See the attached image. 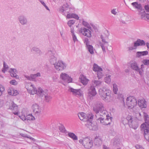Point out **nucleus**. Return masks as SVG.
Wrapping results in <instances>:
<instances>
[{
    "label": "nucleus",
    "mask_w": 149,
    "mask_h": 149,
    "mask_svg": "<svg viewBox=\"0 0 149 149\" xmlns=\"http://www.w3.org/2000/svg\"><path fill=\"white\" fill-rule=\"evenodd\" d=\"M93 70L94 71L97 72L99 71V70H102V69L96 63L93 64Z\"/></svg>",
    "instance_id": "obj_28"
},
{
    "label": "nucleus",
    "mask_w": 149,
    "mask_h": 149,
    "mask_svg": "<svg viewBox=\"0 0 149 149\" xmlns=\"http://www.w3.org/2000/svg\"><path fill=\"white\" fill-rule=\"evenodd\" d=\"M148 54V52L147 51L143 52H138L136 53V56L139 57L141 56H145Z\"/></svg>",
    "instance_id": "obj_27"
},
{
    "label": "nucleus",
    "mask_w": 149,
    "mask_h": 149,
    "mask_svg": "<svg viewBox=\"0 0 149 149\" xmlns=\"http://www.w3.org/2000/svg\"><path fill=\"white\" fill-rule=\"evenodd\" d=\"M88 79H86L84 77H81V82L84 85H86L88 83Z\"/></svg>",
    "instance_id": "obj_31"
},
{
    "label": "nucleus",
    "mask_w": 149,
    "mask_h": 149,
    "mask_svg": "<svg viewBox=\"0 0 149 149\" xmlns=\"http://www.w3.org/2000/svg\"><path fill=\"white\" fill-rule=\"evenodd\" d=\"M126 104L129 109H131L134 108L137 104L136 99L133 96H130L126 99Z\"/></svg>",
    "instance_id": "obj_8"
},
{
    "label": "nucleus",
    "mask_w": 149,
    "mask_h": 149,
    "mask_svg": "<svg viewBox=\"0 0 149 149\" xmlns=\"http://www.w3.org/2000/svg\"><path fill=\"white\" fill-rule=\"evenodd\" d=\"M20 135L22 136H23V137H26V138H29V136L26 134H23V133H21L20 134Z\"/></svg>",
    "instance_id": "obj_58"
},
{
    "label": "nucleus",
    "mask_w": 149,
    "mask_h": 149,
    "mask_svg": "<svg viewBox=\"0 0 149 149\" xmlns=\"http://www.w3.org/2000/svg\"><path fill=\"white\" fill-rule=\"evenodd\" d=\"M31 52H35L39 55H40L42 53V52L40 49L36 47H33L31 49Z\"/></svg>",
    "instance_id": "obj_30"
},
{
    "label": "nucleus",
    "mask_w": 149,
    "mask_h": 149,
    "mask_svg": "<svg viewBox=\"0 0 149 149\" xmlns=\"http://www.w3.org/2000/svg\"><path fill=\"white\" fill-rule=\"evenodd\" d=\"M28 85L30 86L29 88L28 87L27 90L30 94L34 95L37 94L40 96H43L44 91L41 88H39L37 91L36 88L34 87V86L31 83H28Z\"/></svg>",
    "instance_id": "obj_5"
},
{
    "label": "nucleus",
    "mask_w": 149,
    "mask_h": 149,
    "mask_svg": "<svg viewBox=\"0 0 149 149\" xmlns=\"http://www.w3.org/2000/svg\"><path fill=\"white\" fill-rule=\"evenodd\" d=\"M111 13L114 15H116L117 13V12L116 11V9H112L111 11Z\"/></svg>",
    "instance_id": "obj_56"
},
{
    "label": "nucleus",
    "mask_w": 149,
    "mask_h": 149,
    "mask_svg": "<svg viewBox=\"0 0 149 149\" xmlns=\"http://www.w3.org/2000/svg\"><path fill=\"white\" fill-rule=\"evenodd\" d=\"M59 130L61 132L63 133H65V129L63 126H61L59 127Z\"/></svg>",
    "instance_id": "obj_41"
},
{
    "label": "nucleus",
    "mask_w": 149,
    "mask_h": 149,
    "mask_svg": "<svg viewBox=\"0 0 149 149\" xmlns=\"http://www.w3.org/2000/svg\"><path fill=\"white\" fill-rule=\"evenodd\" d=\"M102 71V70H99L97 72V77L99 79L101 78L103 75Z\"/></svg>",
    "instance_id": "obj_39"
},
{
    "label": "nucleus",
    "mask_w": 149,
    "mask_h": 149,
    "mask_svg": "<svg viewBox=\"0 0 149 149\" xmlns=\"http://www.w3.org/2000/svg\"><path fill=\"white\" fill-rule=\"evenodd\" d=\"M82 24L85 26L87 27L91 30V27L90 26L89 24L87 22L84 21H83Z\"/></svg>",
    "instance_id": "obj_38"
},
{
    "label": "nucleus",
    "mask_w": 149,
    "mask_h": 149,
    "mask_svg": "<svg viewBox=\"0 0 149 149\" xmlns=\"http://www.w3.org/2000/svg\"><path fill=\"white\" fill-rule=\"evenodd\" d=\"M143 113L145 123L141 125V130L143 132L145 139L149 142V117L147 113L144 112Z\"/></svg>",
    "instance_id": "obj_3"
},
{
    "label": "nucleus",
    "mask_w": 149,
    "mask_h": 149,
    "mask_svg": "<svg viewBox=\"0 0 149 149\" xmlns=\"http://www.w3.org/2000/svg\"><path fill=\"white\" fill-rule=\"evenodd\" d=\"M9 72L10 73V75L12 77H14L16 79L19 78V76L17 74V70L14 68H10Z\"/></svg>",
    "instance_id": "obj_23"
},
{
    "label": "nucleus",
    "mask_w": 149,
    "mask_h": 149,
    "mask_svg": "<svg viewBox=\"0 0 149 149\" xmlns=\"http://www.w3.org/2000/svg\"><path fill=\"white\" fill-rule=\"evenodd\" d=\"M25 77L26 78V79L28 80H32L31 78V75L30 76H29L28 75H25Z\"/></svg>",
    "instance_id": "obj_57"
},
{
    "label": "nucleus",
    "mask_w": 149,
    "mask_h": 149,
    "mask_svg": "<svg viewBox=\"0 0 149 149\" xmlns=\"http://www.w3.org/2000/svg\"><path fill=\"white\" fill-rule=\"evenodd\" d=\"M94 83L95 85L96 86H100L102 83V82L100 80H95Z\"/></svg>",
    "instance_id": "obj_43"
},
{
    "label": "nucleus",
    "mask_w": 149,
    "mask_h": 149,
    "mask_svg": "<svg viewBox=\"0 0 149 149\" xmlns=\"http://www.w3.org/2000/svg\"><path fill=\"white\" fill-rule=\"evenodd\" d=\"M135 147L136 149H144L141 146L139 145H136L135 146Z\"/></svg>",
    "instance_id": "obj_51"
},
{
    "label": "nucleus",
    "mask_w": 149,
    "mask_h": 149,
    "mask_svg": "<svg viewBox=\"0 0 149 149\" xmlns=\"http://www.w3.org/2000/svg\"><path fill=\"white\" fill-rule=\"evenodd\" d=\"M84 42L86 45V46L89 45V40L88 38H85L84 40Z\"/></svg>",
    "instance_id": "obj_47"
},
{
    "label": "nucleus",
    "mask_w": 149,
    "mask_h": 149,
    "mask_svg": "<svg viewBox=\"0 0 149 149\" xmlns=\"http://www.w3.org/2000/svg\"><path fill=\"white\" fill-rule=\"evenodd\" d=\"M103 149H109L105 145H103Z\"/></svg>",
    "instance_id": "obj_61"
},
{
    "label": "nucleus",
    "mask_w": 149,
    "mask_h": 149,
    "mask_svg": "<svg viewBox=\"0 0 149 149\" xmlns=\"http://www.w3.org/2000/svg\"><path fill=\"white\" fill-rule=\"evenodd\" d=\"M101 38L102 40V42H100V45L104 52H105L106 48H107L108 46V42L106 41L108 37H107L105 38L102 35L101 36Z\"/></svg>",
    "instance_id": "obj_13"
},
{
    "label": "nucleus",
    "mask_w": 149,
    "mask_h": 149,
    "mask_svg": "<svg viewBox=\"0 0 149 149\" xmlns=\"http://www.w3.org/2000/svg\"><path fill=\"white\" fill-rule=\"evenodd\" d=\"M142 62L144 65H149V60L148 59L143 60Z\"/></svg>",
    "instance_id": "obj_45"
},
{
    "label": "nucleus",
    "mask_w": 149,
    "mask_h": 149,
    "mask_svg": "<svg viewBox=\"0 0 149 149\" xmlns=\"http://www.w3.org/2000/svg\"><path fill=\"white\" fill-rule=\"evenodd\" d=\"M130 67L133 70L138 72L141 76L142 75V71H141L140 68L139 67L137 63L136 62L132 61L131 63Z\"/></svg>",
    "instance_id": "obj_18"
},
{
    "label": "nucleus",
    "mask_w": 149,
    "mask_h": 149,
    "mask_svg": "<svg viewBox=\"0 0 149 149\" xmlns=\"http://www.w3.org/2000/svg\"><path fill=\"white\" fill-rule=\"evenodd\" d=\"M110 77V75L105 77L104 79L105 82L107 84L110 83L111 81Z\"/></svg>",
    "instance_id": "obj_40"
},
{
    "label": "nucleus",
    "mask_w": 149,
    "mask_h": 149,
    "mask_svg": "<svg viewBox=\"0 0 149 149\" xmlns=\"http://www.w3.org/2000/svg\"><path fill=\"white\" fill-rule=\"evenodd\" d=\"M71 32L72 34V35H73V34H74V29L73 28H71Z\"/></svg>",
    "instance_id": "obj_60"
},
{
    "label": "nucleus",
    "mask_w": 149,
    "mask_h": 149,
    "mask_svg": "<svg viewBox=\"0 0 149 149\" xmlns=\"http://www.w3.org/2000/svg\"><path fill=\"white\" fill-rule=\"evenodd\" d=\"M144 65L143 64L141 65V68H140L141 71H142V73L143 72V68H144Z\"/></svg>",
    "instance_id": "obj_59"
},
{
    "label": "nucleus",
    "mask_w": 149,
    "mask_h": 149,
    "mask_svg": "<svg viewBox=\"0 0 149 149\" xmlns=\"http://www.w3.org/2000/svg\"><path fill=\"white\" fill-rule=\"evenodd\" d=\"M52 97L49 96L47 95L45 96V99L47 102H49L51 99Z\"/></svg>",
    "instance_id": "obj_46"
},
{
    "label": "nucleus",
    "mask_w": 149,
    "mask_h": 149,
    "mask_svg": "<svg viewBox=\"0 0 149 149\" xmlns=\"http://www.w3.org/2000/svg\"><path fill=\"white\" fill-rule=\"evenodd\" d=\"M4 90L5 88L4 87L1 85L0 86V91L2 93V92L4 91Z\"/></svg>",
    "instance_id": "obj_55"
},
{
    "label": "nucleus",
    "mask_w": 149,
    "mask_h": 149,
    "mask_svg": "<svg viewBox=\"0 0 149 149\" xmlns=\"http://www.w3.org/2000/svg\"><path fill=\"white\" fill-rule=\"evenodd\" d=\"M78 116L81 120L87 122L86 125L90 129L95 130L96 127V126L94 125L93 124L91 123L93 117V115L91 113L87 115L83 112H81L78 113Z\"/></svg>",
    "instance_id": "obj_2"
},
{
    "label": "nucleus",
    "mask_w": 149,
    "mask_h": 149,
    "mask_svg": "<svg viewBox=\"0 0 149 149\" xmlns=\"http://www.w3.org/2000/svg\"><path fill=\"white\" fill-rule=\"evenodd\" d=\"M106 117L107 118L105 119L102 117H100L97 120L100 121V123L103 125H110L112 118L109 116Z\"/></svg>",
    "instance_id": "obj_15"
},
{
    "label": "nucleus",
    "mask_w": 149,
    "mask_h": 149,
    "mask_svg": "<svg viewBox=\"0 0 149 149\" xmlns=\"http://www.w3.org/2000/svg\"><path fill=\"white\" fill-rule=\"evenodd\" d=\"M3 68H5V70H8V66L5 63H3Z\"/></svg>",
    "instance_id": "obj_54"
},
{
    "label": "nucleus",
    "mask_w": 149,
    "mask_h": 149,
    "mask_svg": "<svg viewBox=\"0 0 149 149\" xmlns=\"http://www.w3.org/2000/svg\"><path fill=\"white\" fill-rule=\"evenodd\" d=\"M132 5L138 10H142V9L141 5L140 4H139L137 2H133L132 3Z\"/></svg>",
    "instance_id": "obj_26"
},
{
    "label": "nucleus",
    "mask_w": 149,
    "mask_h": 149,
    "mask_svg": "<svg viewBox=\"0 0 149 149\" xmlns=\"http://www.w3.org/2000/svg\"><path fill=\"white\" fill-rule=\"evenodd\" d=\"M133 118L131 116H128L127 117L126 119H125L127 121L128 124L132 126V127L135 130L138 127V125L136 124L134 126H133V124L134 123V122L133 120Z\"/></svg>",
    "instance_id": "obj_20"
},
{
    "label": "nucleus",
    "mask_w": 149,
    "mask_h": 149,
    "mask_svg": "<svg viewBox=\"0 0 149 149\" xmlns=\"http://www.w3.org/2000/svg\"><path fill=\"white\" fill-rule=\"evenodd\" d=\"M35 119L34 117L31 114H29L26 116V120H31Z\"/></svg>",
    "instance_id": "obj_37"
},
{
    "label": "nucleus",
    "mask_w": 149,
    "mask_h": 149,
    "mask_svg": "<svg viewBox=\"0 0 149 149\" xmlns=\"http://www.w3.org/2000/svg\"><path fill=\"white\" fill-rule=\"evenodd\" d=\"M104 108L103 104L101 102H98L93 107V111L96 114H97L103 109Z\"/></svg>",
    "instance_id": "obj_11"
},
{
    "label": "nucleus",
    "mask_w": 149,
    "mask_h": 149,
    "mask_svg": "<svg viewBox=\"0 0 149 149\" xmlns=\"http://www.w3.org/2000/svg\"><path fill=\"white\" fill-rule=\"evenodd\" d=\"M94 143L97 147L100 146L102 143L101 137L99 136H96L94 140Z\"/></svg>",
    "instance_id": "obj_22"
},
{
    "label": "nucleus",
    "mask_w": 149,
    "mask_h": 149,
    "mask_svg": "<svg viewBox=\"0 0 149 149\" xmlns=\"http://www.w3.org/2000/svg\"><path fill=\"white\" fill-rule=\"evenodd\" d=\"M72 35V39L75 42L76 41H77V37L76 36L74 35V34H73V35Z\"/></svg>",
    "instance_id": "obj_53"
},
{
    "label": "nucleus",
    "mask_w": 149,
    "mask_h": 149,
    "mask_svg": "<svg viewBox=\"0 0 149 149\" xmlns=\"http://www.w3.org/2000/svg\"><path fill=\"white\" fill-rule=\"evenodd\" d=\"M58 77V76L57 74L54 75L52 77L53 81H56Z\"/></svg>",
    "instance_id": "obj_48"
},
{
    "label": "nucleus",
    "mask_w": 149,
    "mask_h": 149,
    "mask_svg": "<svg viewBox=\"0 0 149 149\" xmlns=\"http://www.w3.org/2000/svg\"><path fill=\"white\" fill-rule=\"evenodd\" d=\"M69 91L72 92L73 95L77 96H81L82 94V92L80 89H76L70 88H69Z\"/></svg>",
    "instance_id": "obj_21"
},
{
    "label": "nucleus",
    "mask_w": 149,
    "mask_h": 149,
    "mask_svg": "<svg viewBox=\"0 0 149 149\" xmlns=\"http://www.w3.org/2000/svg\"><path fill=\"white\" fill-rule=\"evenodd\" d=\"M9 109L12 110L13 113L15 115H18V108L17 105L15 104L14 102H12L9 105Z\"/></svg>",
    "instance_id": "obj_19"
},
{
    "label": "nucleus",
    "mask_w": 149,
    "mask_h": 149,
    "mask_svg": "<svg viewBox=\"0 0 149 149\" xmlns=\"http://www.w3.org/2000/svg\"><path fill=\"white\" fill-rule=\"evenodd\" d=\"M29 138H29L30 139H31L33 141H35V139L34 138H32V137H31L30 136H29Z\"/></svg>",
    "instance_id": "obj_63"
},
{
    "label": "nucleus",
    "mask_w": 149,
    "mask_h": 149,
    "mask_svg": "<svg viewBox=\"0 0 149 149\" xmlns=\"http://www.w3.org/2000/svg\"><path fill=\"white\" fill-rule=\"evenodd\" d=\"M30 75L31 78L32 80H33L36 77H40V74L39 72H38L36 74H31Z\"/></svg>",
    "instance_id": "obj_34"
},
{
    "label": "nucleus",
    "mask_w": 149,
    "mask_h": 149,
    "mask_svg": "<svg viewBox=\"0 0 149 149\" xmlns=\"http://www.w3.org/2000/svg\"><path fill=\"white\" fill-rule=\"evenodd\" d=\"M59 10L63 15L66 16L70 12L69 6L67 3L60 7L59 8Z\"/></svg>",
    "instance_id": "obj_12"
},
{
    "label": "nucleus",
    "mask_w": 149,
    "mask_h": 149,
    "mask_svg": "<svg viewBox=\"0 0 149 149\" xmlns=\"http://www.w3.org/2000/svg\"><path fill=\"white\" fill-rule=\"evenodd\" d=\"M19 117L23 120H26V116L22 114L21 116H19Z\"/></svg>",
    "instance_id": "obj_49"
},
{
    "label": "nucleus",
    "mask_w": 149,
    "mask_h": 149,
    "mask_svg": "<svg viewBox=\"0 0 149 149\" xmlns=\"http://www.w3.org/2000/svg\"><path fill=\"white\" fill-rule=\"evenodd\" d=\"M66 18L68 19L74 18L78 20L79 19V17L76 14L74 13L70 14L69 13L66 15Z\"/></svg>",
    "instance_id": "obj_25"
},
{
    "label": "nucleus",
    "mask_w": 149,
    "mask_h": 149,
    "mask_svg": "<svg viewBox=\"0 0 149 149\" xmlns=\"http://www.w3.org/2000/svg\"><path fill=\"white\" fill-rule=\"evenodd\" d=\"M11 84L13 85H15L17 84V81L15 80H12L10 81Z\"/></svg>",
    "instance_id": "obj_50"
},
{
    "label": "nucleus",
    "mask_w": 149,
    "mask_h": 149,
    "mask_svg": "<svg viewBox=\"0 0 149 149\" xmlns=\"http://www.w3.org/2000/svg\"><path fill=\"white\" fill-rule=\"evenodd\" d=\"M139 13H138V15H140L142 19L143 18L145 17V13L144 10H138Z\"/></svg>",
    "instance_id": "obj_32"
},
{
    "label": "nucleus",
    "mask_w": 149,
    "mask_h": 149,
    "mask_svg": "<svg viewBox=\"0 0 149 149\" xmlns=\"http://www.w3.org/2000/svg\"><path fill=\"white\" fill-rule=\"evenodd\" d=\"M55 52L54 51L49 50L46 55L49 60L50 62L54 65L56 69L58 71L63 70L65 69L66 65L65 63L61 61H58L56 62L57 58L54 56Z\"/></svg>",
    "instance_id": "obj_1"
},
{
    "label": "nucleus",
    "mask_w": 149,
    "mask_h": 149,
    "mask_svg": "<svg viewBox=\"0 0 149 149\" xmlns=\"http://www.w3.org/2000/svg\"><path fill=\"white\" fill-rule=\"evenodd\" d=\"M60 78L65 82L69 83L71 82L72 79L66 73L62 72L60 75Z\"/></svg>",
    "instance_id": "obj_14"
},
{
    "label": "nucleus",
    "mask_w": 149,
    "mask_h": 149,
    "mask_svg": "<svg viewBox=\"0 0 149 149\" xmlns=\"http://www.w3.org/2000/svg\"><path fill=\"white\" fill-rule=\"evenodd\" d=\"M79 142L84 146L85 148L87 149L91 148L93 145V142L91 139L86 137L83 139H80Z\"/></svg>",
    "instance_id": "obj_6"
},
{
    "label": "nucleus",
    "mask_w": 149,
    "mask_h": 149,
    "mask_svg": "<svg viewBox=\"0 0 149 149\" xmlns=\"http://www.w3.org/2000/svg\"><path fill=\"white\" fill-rule=\"evenodd\" d=\"M75 23V21L73 20H70L68 21L67 23V24L70 27H71L72 25L74 24Z\"/></svg>",
    "instance_id": "obj_42"
},
{
    "label": "nucleus",
    "mask_w": 149,
    "mask_h": 149,
    "mask_svg": "<svg viewBox=\"0 0 149 149\" xmlns=\"http://www.w3.org/2000/svg\"><path fill=\"white\" fill-rule=\"evenodd\" d=\"M68 136L69 137L72 139L74 141L77 140L78 137L75 134L72 132H69L68 133Z\"/></svg>",
    "instance_id": "obj_29"
},
{
    "label": "nucleus",
    "mask_w": 149,
    "mask_h": 149,
    "mask_svg": "<svg viewBox=\"0 0 149 149\" xmlns=\"http://www.w3.org/2000/svg\"><path fill=\"white\" fill-rule=\"evenodd\" d=\"M32 108L34 115L39 118L42 114V109L38 104H35L32 105Z\"/></svg>",
    "instance_id": "obj_7"
},
{
    "label": "nucleus",
    "mask_w": 149,
    "mask_h": 149,
    "mask_svg": "<svg viewBox=\"0 0 149 149\" xmlns=\"http://www.w3.org/2000/svg\"><path fill=\"white\" fill-rule=\"evenodd\" d=\"M39 1L45 7L46 9L49 11H50V10L48 7L46 5L45 3V2L43 1L42 0H39Z\"/></svg>",
    "instance_id": "obj_44"
},
{
    "label": "nucleus",
    "mask_w": 149,
    "mask_h": 149,
    "mask_svg": "<svg viewBox=\"0 0 149 149\" xmlns=\"http://www.w3.org/2000/svg\"><path fill=\"white\" fill-rule=\"evenodd\" d=\"M113 92L115 94H117L118 91V88L117 85L115 84H113Z\"/></svg>",
    "instance_id": "obj_35"
},
{
    "label": "nucleus",
    "mask_w": 149,
    "mask_h": 149,
    "mask_svg": "<svg viewBox=\"0 0 149 149\" xmlns=\"http://www.w3.org/2000/svg\"><path fill=\"white\" fill-rule=\"evenodd\" d=\"M97 94V92L94 86H91L88 89L87 92V98L89 100H92L93 97Z\"/></svg>",
    "instance_id": "obj_9"
},
{
    "label": "nucleus",
    "mask_w": 149,
    "mask_h": 149,
    "mask_svg": "<svg viewBox=\"0 0 149 149\" xmlns=\"http://www.w3.org/2000/svg\"><path fill=\"white\" fill-rule=\"evenodd\" d=\"M18 20L19 23L22 25H27L29 24L28 19L23 15H19L18 17Z\"/></svg>",
    "instance_id": "obj_16"
},
{
    "label": "nucleus",
    "mask_w": 149,
    "mask_h": 149,
    "mask_svg": "<svg viewBox=\"0 0 149 149\" xmlns=\"http://www.w3.org/2000/svg\"><path fill=\"white\" fill-rule=\"evenodd\" d=\"M7 70H5V68H3L2 70V71L3 73H5L6 71Z\"/></svg>",
    "instance_id": "obj_62"
},
{
    "label": "nucleus",
    "mask_w": 149,
    "mask_h": 149,
    "mask_svg": "<svg viewBox=\"0 0 149 149\" xmlns=\"http://www.w3.org/2000/svg\"><path fill=\"white\" fill-rule=\"evenodd\" d=\"M79 31L83 35L88 38H90L91 37V31L85 27H81L79 29Z\"/></svg>",
    "instance_id": "obj_17"
},
{
    "label": "nucleus",
    "mask_w": 149,
    "mask_h": 149,
    "mask_svg": "<svg viewBox=\"0 0 149 149\" xmlns=\"http://www.w3.org/2000/svg\"><path fill=\"white\" fill-rule=\"evenodd\" d=\"M145 45L146 43L143 40L138 39L134 42L133 46L129 47L128 48L129 51H131L135 49L137 46Z\"/></svg>",
    "instance_id": "obj_10"
},
{
    "label": "nucleus",
    "mask_w": 149,
    "mask_h": 149,
    "mask_svg": "<svg viewBox=\"0 0 149 149\" xmlns=\"http://www.w3.org/2000/svg\"><path fill=\"white\" fill-rule=\"evenodd\" d=\"M107 111L103 109L102 110V111L99 113L100 116L102 117L104 116H106V117L108 116L107 114Z\"/></svg>",
    "instance_id": "obj_36"
},
{
    "label": "nucleus",
    "mask_w": 149,
    "mask_h": 149,
    "mask_svg": "<svg viewBox=\"0 0 149 149\" xmlns=\"http://www.w3.org/2000/svg\"><path fill=\"white\" fill-rule=\"evenodd\" d=\"M146 18L148 19H149V14H147L146 15Z\"/></svg>",
    "instance_id": "obj_64"
},
{
    "label": "nucleus",
    "mask_w": 149,
    "mask_h": 149,
    "mask_svg": "<svg viewBox=\"0 0 149 149\" xmlns=\"http://www.w3.org/2000/svg\"><path fill=\"white\" fill-rule=\"evenodd\" d=\"M87 48H88V49L89 51V52H90V53L91 54H93L94 53V51L93 50V47L90 45H88L87 46H86Z\"/></svg>",
    "instance_id": "obj_33"
},
{
    "label": "nucleus",
    "mask_w": 149,
    "mask_h": 149,
    "mask_svg": "<svg viewBox=\"0 0 149 149\" xmlns=\"http://www.w3.org/2000/svg\"><path fill=\"white\" fill-rule=\"evenodd\" d=\"M145 9L147 12H149V5L148 4L146 5L144 7Z\"/></svg>",
    "instance_id": "obj_52"
},
{
    "label": "nucleus",
    "mask_w": 149,
    "mask_h": 149,
    "mask_svg": "<svg viewBox=\"0 0 149 149\" xmlns=\"http://www.w3.org/2000/svg\"><path fill=\"white\" fill-rule=\"evenodd\" d=\"M138 104L139 107L142 108H146L147 107L146 101L145 100L143 99L139 100L138 101Z\"/></svg>",
    "instance_id": "obj_24"
},
{
    "label": "nucleus",
    "mask_w": 149,
    "mask_h": 149,
    "mask_svg": "<svg viewBox=\"0 0 149 149\" xmlns=\"http://www.w3.org/2000/svg\"><path fill=\"white\" fill-rule=\"evenodd\" d=\"M98 93L101 98L104 102H108L112 100L111 91L110 90L105 88H103L99 89Z\"/></svg>",
    "instance_id": "obj_4"
}]
</instances>
